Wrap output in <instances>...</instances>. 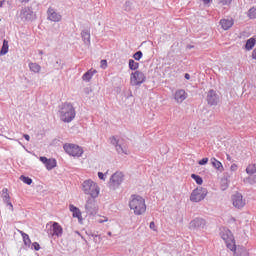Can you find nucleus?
<instances>
[{"label": "nucleus", "instance_id": "nucleus-49", "mask_svg": "<svg viewBox=\"0 0 256 256\" xmlns=\"http://www.w3.org/2000/svg\"><path fill=\"white\" fill-rule=\"evenodd\" d=\"M204 5H209L211 3V0H203Z\"/></svg>", "mask_w": 256, "mask_h": 256}, {"label": "nucleus", "instance_id": "nucleus-22", "mask_svg": "<svg viewBox=\"0 0 256 256\" xmlns=\"http://www.w3.org/2000/svg\"><path fill=\"white\" fill-rule=\"evenodd\" d=\"M220 25L224 31H228V29H231L234 25L233 19H221Z\"/></svg>", "mask_w": 256, "mask_h": 256}, {"label": "nucleus", "instance_id": "nucleus-14", "mask_svg": "<svg viewBox=\"0 0 256 256\" xmlns=\"http://www.w3.org/2000/svg\"><path fill=\"white\" fill-rule=\"evenodd\" d=\"M232 203L236 209H243L245 207V200L241 193H236L232 196Z\"/></svg>", "mask_w": 256, "mask_h": 256}, {"label": "nucleus", "instance_id": "nucleus-25", "mask_svg": "<svg viewBox=\"0 0 256 256\" xmlns=\"http://www.w3.org/2000/svg\"><path fill=\"white\" fill-rule=\"evenodd\" d=\"M255 44H256L255 38L248 39L245 44L246 51H251V49H253V47H255Z\"/></svg>", "mask_w": 256, "mask_h": 256}, {"label": "nucleus", "instance_id": "nucleus-3", "mask_svg": "<svg viewBox=\"0 0 256 256\" xmlns=\"http://www.w3.org/2000/svg\"><path fill=\"white\" fill-rule=\"evenodd\" d=\"M82 191L83 193H85V195H90V197H92L93 199H97V197H99L101 189L99 188V185H97V183H95L91 179H88L82 183Z\"/></svg>", "mask_w": 256, "mask_h": 256}, {"label": "nucleus", "instance_id": "nucleus-5", "mask_svg": "<svg viewBox=\"0 0 256 256\" xmlns=\"http://www.w3.org/2000/svg\"><path fill=\"white\" fill-rule=\"evenodd\" d=\"M207 193L208 192L206 188L198 187L192 191L190 195V201H192L193 203H199L207 197Z\"/></svg>", "mask_w": 256, "mask_h": 256}, {"label": "nucleus", "instance_id": "nucleus-44", "mask_svg": "<svg viewBox=\"0 0 256 256\" xmlns=\"http://www.w3.org/2000/svg\"><path fill=\"white\" fill-rule=\"evenodd\" d=\"M6 205H8L10 211H13V203H11V200L6 202Z\"/></svg>", "mask_w": 256, "mask_h": 256}, {"label": "nucleus", "instance_id": "nucleus-23", "mask_svg": "<svg viewBox=\"0 0 256 256\" xmlns=\"http://www.w3.org/2000/svg\"><path fill=\"white\" fill-rule=\"evenodd\" d=\"M69 210L72 213V216L76 219H81V210H79V208H77L75 205L70 204L69 205Z\"/></svg>", "mask_w": 256, "mask_h": 256}, {"label": "nucleus", "instance_id": "nucleus-39", "mask_svg": "<svg viewBox=\"0 0 256 256\" xmlns=\"http://www.w3.org/2000/svg\"><path fill=\"white\" fill-rule=\"evenodd\" d=\"M209 163V158H203L202 160L198 161V164L200 165H207Z\"/></svg>", "mask_w": 256, "mask_h": 256}, {"label": "nucleus", "instance_id": "nucleus-41", "mask_svg": "<svg viewBox=\"0 0 256 256\" xmlns=\"http://www.w3.org/2000/svg\"><path fill=\"white\" fill-rule=\"evenodd\" d=\"M102 69H107V60H101Z\"/></svg>", "mask_w": 256, "mask_h": 256}, {"label": "nucleus", "instance_id": "nucleus-13", "mask_svg": "<svg viewBox=\"0 0 256 256\" xmlns=\"http://www.w3.org/2000/svg\"><path fill=\"white\" fill-rule=\"evenodd\" d=\"M39 159H40L41 163H43V165H45L47 171H51L57 167V160H55L53 158L48 159L45 156H41Z\"/></svg>", "mask_w": 256, "mask_h": 256}, {"label": "nucleus", "instance_id": "nucleus-42", "mask_svg": "<svg viewBox=\"0 0 256 256\" xmlns=\"http://www.w3.org/2000/svg\"><path fill=\"white\" fill-rule=\"evenodd\" d=\"M98 177L101 181H105V174H103V172H98Z\"/></svg>", "mask_w": 256, "mask_h": 256}, {"label": "nucleus", "instance_id": "nucleus-24", "mask_svg": "<svg viewBox=\"0 0 256 256\" xmlns=\"http://www.w3.org/2000/svg\"><path fill=\"white\" fill-rule=\"evenodd\" d=\"M28 67H29L30 71H32V73H41V65H39L37 63L30 62L28 64Z\"/></svg>", "mask_w": 256, "mask_h": 256}, {"label": "nucleus", "instance_id": "nucleus-34", "mask_svg": "<svg viewBox=\"0 0 256 256\" xmlns=\"http://www.w3.org/2000/svg\"><path fill=\"white\" fill-rule=\"evenodd\" d=\"M133 58L135 59V61H141V59H143V52L137 51V52L133 55Z\"/></svg>", "mask_w": 256, "mask_h": 256}, {"label": "nucleus", "instance_id": "nucleus-36", "mask_svg": "<svg viewBox=\"0 0 256 256\" xmlns=\"http://www.w3.org/2000/svg\"><path fill=\"white\" fill-rule=\"evenodd\" d=\"M30 248H31V249H34V251H39V249H41V246H40L37 242H33V243L30 245Z\"/></svg>", "mask_w": 256, "mask_h": 256}, {"label": "nucleus", "instance_id": "nucleus-20", "mask_svg": "<svg viewBox=\"0 0 256 256\" xmlns=\"http://www.w3.org/2000/svg\"><path fill=\"white\" fill-rule=\"evenodd\" d=\"M81 37L85 45H91V31L89 29H84L81 32Z\"/></svg>", "mask_w": 256, "mask_h": 256}, {"label": "nucleus", "instance_id": "nucleus-32", "mask_svg": "<svg viewBox=\"0 0 256 256\" xmlns=\"http://www.w3.org/2000/svg\"><path fill=\"white\" fill-rule=\"evenodd\" d=\"M191 177L196 181L197 185H203V178L197 174H192Z\"/></svg>", "mask_w": 256, "mask_h": 256}, {"label": "nucleus", "instance_id": "nucleus-27", "mask_svg": "<svg viewBox=\"0 0 256 256\" xmlns=\"http://www.w3.org/2000/svg\"><path fill=\"white\" fill-rule=\"evenodd\" d=\"M22 235V239L24 241V245L27 248L31 247V238H29V236L27 235V233L21 232Z\"/></svg>", "mask_w": 256, "mask_h": 256}, {"label": "nucleus", "instance_id": "nucleus-16", "mask_svg": "<svg viewBox=\"0 0 256 256\" xmlns=\"http://www.w3.org/2000/svg\"><path fill=\"white\" fill-rule=\"evenodd\" d=\"M50 235L52 237H62L63 227H61L58 222H53L52 226L50 227Z\"/></svg>", "mask_w": 256, "mask_h": 256}, {"label": "nucleus", "instance_id": "nucleus-28", "mask_svg": "<svg viewBox=\"0 0 256 256\" xmlns=\"http://www.w3.org/2000/svg\"><path fill=\"white\" fill-rule=\"evenodd\" d=\"M246 173L248 175H255V173H256V163L255 164H249L246 168Z\"/></svg>", "mask_w": 256, "mask_h": 256}, {"label": "nucleus", "instance_id": "nucleus-45", "mask_svg": "<svg viewBox=\"0 0 256 256\" xmlns=\"http://www.w3.org/2000/svg\"><path fill=\"white\" fill-rule=\"evenodd\" d=\"M231 171H237V164H232L230 167Z\"/></svg>", "mask_w": 256, "mask_h": 256}, {"label": "nucleus", "instance_id": "nucleus-29", "mask_svg": "<svg viewBox=\"0 0 256 256\" xmlns=\"http://www.w3.org/2000/svg\"><path fill=\"white\" fill-rule=\"evenodd\" d=\"M8 189L7 188H4L2 190V197H3V201L4 203H9V201H11V197L9 196V193H8Z\"/></svg>", "mask_w": 256, "mask_h": 256}, {"label": "nucleus", "instance_id": "nucleus-26", "mask_svg": "<svg viewBox=\"0 0 256 256\" xmlns=\"http://www.w3.org/2000/svg\"><path fill=\"white\" fill-rule=\"evenodd\" d=\"M9 53V41L3 40V45L0 50V55H7Z\"/></svg>", "mask_w": 256, "mask_h": 256}, {"label": "nucleus", "instance_id": "nucleus-46", "mask_svg": "<svg viewBox=\"0 0 256 256\" xmlns=\"http://www.w3.org/2000/svg\"><path fill=\"white\" fill-rule=\"evenodd\" d=\"M24 139H25L26 141H30L31 136H29V134H24Z\"/></svg>", "mask_w": 256, "mask_h": 256}, {"label": "nucleus", "instance_id": "nucleus-12", "mask_svg": "<svg viewBox=\"0 0 256 256\" xmlns=\"http://www.w3.org/2000/svg\"><path fill=\"white\" fill-rule=\"evenodd\" d=\"M85 211L88 215H95V213H97V205L95 204V198H87L85 204Z\"/></svg>", "mask_w": 256, "mask_h": 256}, {"label": "nucleus", "instance_id": "nucleus-38", "mask_svg": "<svg viewBox=\"0 0 256 256\" xmlns=\"http://www.w3.org/2000/svg\"><path fill=\"white\" fill-rule=\"evenodd\" d=\"M233 0H219L220 5H231Z\"/></svg>", "mask_w": 256, "mask_h": 256}, {"label": "nucleus", "instance_id": "nucleus-9", "mask_svg": "<svg viewBox=\"0 0 256 256\" xmlns=\"http://www.w3.org/2000/svg\"><path fill=\"white\" fill-rule=\"evenodd\" d=\"M110 143L111 145H114L117 153H119V155H129V150L127 149V147L123 146V144L121 143V141L119 139H117L116 136H112L110 137Z\"/></svg>", "mask_w": 256, "mask_h": 256}, {"label": "nucleus", "instance_id": "nucleus-37", "mask_svg": "<svg viewBox=\"0 0 256 256\" xmlns=\"http://www.w3.org/2000/svg\"><path fill=\"white\" fill-rule=\"evenodd\" d=\"M247 181H248V183H250V185L255 184L256 183V175L248 177Z\"/></svg>", "mask_w": 256, "mask_h": 256}, {"label": "nucleus", "instance_id": "nucleus-31", "mask_svg": "<svg viewBox=\"0 0 256 256\" xmlns=\"http://www.w3.org/2000/svg\"><path fill=\"white\" fill-rule=\"evenodd\" d=\"M249 19H256V7H252L248 11Z\"/></svg>", "mask_w": 256, "mask_h": 256}, {"label": "nucleus", "instance_id": "nucleus-54", "mask_svg": "<svg viewBox=\"0 0 256 256\" xmlns=\"http://www.w3.org/2000/svg\"><path fill=\"white\" fill-rule=\"evenodd\" d=\"M57 65H61V60L56 61Z\"/></svg>", "mask_w": 256, "mask_h": 256}, {"label": "nucleus", "instance_id": "nucleus-2", "mask_svg": "<svg viewBox=\"0 0 256 256\" xmlns=\"http://www.w3.org/2000/svg\"><path fill=\"white\" fill-rule=\"evenodd\" d=\"M76 115L77 112L75 111V107H73V104L65 102L60 106L59 117L63 121V123H71V121L75 119Z\"/></svg>", "mask_w": 256, "mask_h": 256}, {"label": "nucleus", "instance_id": "nucleus-10", "mask_svg": "<svg viewBox=\"0 0 256 256\" xmlns=\"http://www.w3.org/2000/svg\"><path fill=\"white\" fill-rule=\"evenodd\" d=\"M123 172H116L114 173L111 178H110V189H119V187L121 186V183H123Z\"/></svg>", "mask_w": 256, "mask_h": 256}, {"label": "nucleus", "instance_id": "nucleus-52", "mask_svg": "<svg viewBox=\"0 0 256 256\" xmlns=\"http://www.w3.org/2000/svg\"><path fill=\"white\" fill-rule=\"evenodd\" d=\"M38 55H43V50H38Z\"/></svg>", "mask_w": 256, "mask_h": 256}, {"label": "nucleus", "instance_id": "nucleus-50", "mask_svg": "<svg viewBox=\"0 0 256 256\" xmlns=\"http://www.w3.org/2000/svg\"><path fill=\"white\" fill-rule=\"evenodd\" d=\"M19 1H20V3L27 4V3H29V1H31V0H19Z\"/></svg>", "mask_w": 256, "mask_h": 256}, {"label": "nucleus", "instance_id": "nucleus-7", "mask_svg": "<svg viewBox=\"0 0 256 256\" xmlns=\"http://www.w3.org/2000/svg\"><path fill=\"white\" fill-rule=\"evenodd\" d=\"M19 18L23 23H29V21H34L35 19V12H33V8L31 7H23L20 10Z\"/></svg>", "mask_w": 256, "mask_h": 256}, {"label": "nucleus", "instance_id": "nucleus-35", "mask_svg": "<svg viewBox=\"0 0 256 256\" xmlns=\"http://www.w3.org/2000/svg\"><path fill=\"white\" fill-rule=\"evenodd\" d=\"M226 246L228 249H230V251H236L237 249V247L235 246V242L226 243Z\"/></svg>", "mask_w": 256, "mask_h": 256}, {"label": "nucleus", "instance_id": "nucleus-55", "mask_svg": "<svg viewBox=\"0 0 256 256\" xmlns=\"http://www.w3.org/2000/svg\"><path fill=\"white\" fill-rule=\"evenodd\" d=\"M0 7H3V2L2 1H0Z\"/></svg>", "mask_w": 256, "mask_h": 256}, {"label": "nucleus", "instance_id": "nucleus-33", "mask_svg": "<svg viewBox=\"0 0 256 256\" xmlns=\"http://www.w3.org/2000/svg\"><path fill=\"white\" fill-rule=\"evenodd\" d=\"M20 181H23L26 185H31V183H33V179L27 176H20Z\"/></svg>", "mask_w": 256, "mask_h": 256}, {"label": "nucleus", "instance_id": "nucleus-56", "mask_svg": "<svg viewBox=\"0 0 256 256\" xmlns=\"http://www.w3.org/2000/svg\"><path fill=\"white\" fill-rule=\"evenodd\" d=\"M107 235H109V237H111V232H108Z\"/></svg>", "mask_w": 256, "mask_h": 256}, {"label": "nucleus", "instance_id": "nucleus-21", "mask_svg": "<svg viewBox=\"0 0 256 256\" xmlns=\"http://www.w3.org/2000/svg\"><path fill=\"white\" fill-rule=\"evenodd\" d=\"M97 73V70L91 68L86 73L82 75V81H85V83H89L91 79H93V76Z\"/></svg>", "mask_w": 256, "mask_h": 256}, {"label": "nucleus", "instance_id": "nucleus-19", "mask_svg": "<svg viewBox=\"0 0 256 256\" xmlns=\"http://www.w3.org/2000/svg\"><path fill=\"white\" fill-rule=\"evenodd\" d=\"M210 161H211V165H212V167H214V169H217V171H219L220 173H223V171H225L223 164L221 163V161L217 160V158L213 157L210 159Z\"/></svg>", "mask_w": 256, "mask_h": 256}, {"label": "nucleus", "instance_id": "nucleus-18", "mask_svg": "<svg viewBox=\"0 0 256 256\" xmlns=\"http://www.w3.org/2000/svg\"><path fill=\"white\" fill-rule=\"evenodd\" d=\"M174 98L177 103H183V101L187 99V92L183 89L177 90L174 94Z\"/></svg>", "mask_w": 256, "mask_h": 256}, {"label": "nucleus", "instance_id": "nucleus-4", "mask_svg": "<svg viewBox=\"0 0 256 256\" xmlns=\"http://www.w3.org/2000/svg\"><path fill=\"white\" fill-rule=\"evenodd\" d=\"M63 149L70 157H82L84 153L83 147L73 143L64 144Z\"/></svg>", "mask_w": 256, "mask_h": 256}, {"label": "nucleus", "instance_id": "nucleus-6", "mask_svg": "<svg viewBox=\"0 0 256 256\" xmlns=\"http://www.w3.org/2000/svg\"><path fill=\"white\" fill-rule=\"evenodd\" d=\"M146 79H147V76H145V73H143L139 70H136L135 72L131 73L130 83L134 87H137V85H143V83H145Z\"/></svg>", "mask_w": 256, "mask_h": 256}, {"label": "nucleus", "instance_id": "nucleus-11", "mask_svg": "<svg viewBox=\"0 0 256 256\" xmlns=\"http://www.w3.org/2000/svg\"><path fill=\"white\" fill-rule=\"evenodd\" d=\"M205 225H207V222H205V219L195 218L190 222L189 228L192 231H201V229H205Z\"/></svg>", "mask_w": 256, "mask_h": 256}, {"label": "nucleus", "instance_id": "nucleus-17", "mask_svg": "<svg viewBox=\"0 0 256 256\" xmlns=\"http://www.w3.org/2000/svg\"><path fill=\"white\" fill-rule=\"evenodd\" d=\"M221 239L225 241V243H233L235 238H233V233L229 229H224L220 232Z\"/></svg>", "mask_w": 256, "mask_h": 256}, {"label": "nucleus", "instance_id": "nucleus-47", "mask_svg": "<svg viewBox=\"0 0 256 256\" xmlns=\"http://www.w3.org/2000/svg\"><path fill=\"white\" fill-rule=\"evenodd\" d=\"M150 229H153V231H155V222H150Z\"/></svg>", "mask_w": 256, "mask_h": 256}, {"label": "nucleus", "instance_id": "nucleus-15", "mask_svg": "<svg viewBox=\"0 0 256 256\" xmlns=\"http://www.w3.org/2000/svg\"><path fill=\"white\" fill-rule=\"evenodd\" d=\"M207 103L211 106L219 104V94L215 90H209L207 94Z\"/></svg>", "mask_w": 256, "mask_h": 256}, {"label": "nucleus", "instance_id": "nucleus-48", "mask_svg": "<svg viewBox=\"0 0 256 256\" xmlns=\"http://www.w3.org/2000/svg\"><path fill=\"white\" fill-rule=\"evenodd\" d=\"M184 77H185V79H187V80L191 79V75H190L189 73H186V74L184 75Z\"/></svg>", "mask_w": 256, "mask_h": 256}, {"label": "nucleus", "instance_id": "nucleus-40", "mask_svg": "<svg viewBox=\"0 0 256 256\" xmlns=\"http://www.w3.org/2000/svg\"><path fill=\"white\" fill-rule=\"evenodd\" d=\"M131 5V2L127 1L124 6L125 11H131Z\"/></svg>", "mask_w": 256, "mask_h": 256}, {"label": "nucleus", "instance_id": "nucleus-43", "mask_svg": "<svg viewBox=\"0 0 256 256\" xmlns=\"http://www.w3.org/2000/svg\"><path fill=\"white\" fill-rule=\"evenodd\" d=\"M107 218H105V217H103V218H99L98 220H97V222L98 223H107Z\"/></svg>", "mask_w": 256, "mask_h": 256}, {"label": "nucleus", "instance_id": "nucleus-57", "mask_svg": "<svg viewBox=\"0 0 256 256\" xmlns=\"http://www.w3.org/2000/svg\"><path fill=\"white\" fill-rule=\"evenodd\" d=\"M130 97H133V94H132V92H130Z\"/></svg>", "mask_w": 256, "mask_h": 256}, {"label": "nucleus", "instance_id": "nucleus-58", "mask_svg": "<svg viewBox=\"0 0 256 256\" xmlns=\"http://www.w3.org/2000/svg\"><path fill=\"white\" fill-rule=\"evenodd\" d=\"M227 159H230V156H229V155H227Z\"/></svg>", "mask_w": 256, "mask_h": 256}, {"label": "nucleus", "instance_id": "nucleus-51", "mask_svg": "<svg viewBox=\"0 0 256 256\" xmlns=\"http://www.w3.org/2000/svg\"><path fill=\"white\" fill-rule=\"evenodd\" d=\"M193 47H195V46H193V45H188V46H187V49H193Z\"/></svg>", "mask_w": 256, "mask_h": 256}, {"label": "nucleus", "instance_id": "nucleus-30", "mask_svg": "<svg viewBox=\"0 0 256 256\" xmlns=\"http://www.w3.org/2000/svg\"><path fill=\"white\" fill-rule=\"evenodd\" d=\"M129 69H131V71H137V69H139V63L135 62V60L130 59L129 60Z\"/></svg>", "mask_w": 256, "mask_h": 256}, {"label": "nucleus", "instance_id": "nucleus-8", "mask_svg": "<svg viewBox=\"0 0 256 256\" xmlns=\"http://www.w3.org/2000/svg\"><path fill=\"white\" fill-rule=\"evenodd\" d=\"M46 15L47 21H51L52 23H60L63 20L61 13L57 12V9L51 6L47 9Z\"/></svg>", "mask_w": 256, "mask_h": 256}, {"label": "nucleus", "instance_id": "nucleus-1", "mask_svg": "<svg viewBox=\"0 0 256 256\" xmlns=\"http://www.w3.org/2000/svg\"><path fill=\"white\" fill-rule=\"evenodd\" d=\"M129 207L133 211L134 215H143L147 211V204H145V198L139 195H131L129 200Z\"/></svg>", "mask_w": 256, "mask_h": 256}, {"label": "nucleus", "instance_id": "nucleus-53", "mask_svg": "<svg viewBox=\"0 0 256 256\" xmlns=\"http://www.w3.org/2000/svg\"><path fill=\"white\" fill-rule=\"evenodd\" d=\"M90 236H91V237H94V238H95V237H99V235H97V234H90Z\"/></svg>", "mask_w": 256, "mask_h": 256}]
</instances>
